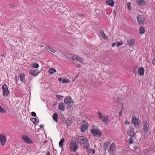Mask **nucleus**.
Instances as JSON below:
<instances>
[{
    "label": "nucleus",
    "instance_id": "1",
    "mask_svg": "<svg viewBox=\"0 0 155 155\" xmlns=\"http://www.w3.org/2000/svg\"><path fill=\"white\" fill-rule=\"evenodd\" d=\"M78 141L84 149H87L89 146L88 140L85 137L79 136L78 138Z\"/></svg>",
    "mask_w": 155,
    "mask_h": 155
},
{
    "label": "nucleus",
    "instance_id": "2",
    "mask_svg": "<svg viewBox=\"0 0 155 155\" xmlns=\"http://www.w3.org/2000/svg\"><path fill=\"white\" fill-rule=\"evenodd\" d=\"M78 148V143L73 139L71 140L69 146L70 151L71 152H75Z\"/></svg>",
    "mask_w": 155,
    "mask_h": 155
},
{
    "label": "nucleus",
    "instance_id": "3",
    "mask_svg": "<svg viewBox=\"0 0 155 155\" xmlns=\"http://www.w3.org/2000/svg\"><path fill=\"white\" fill-rule=\"evenodd\" d=\"M97 114L98 117L100 120L104 122L105 125H108L109 122V117L106 115H103L101 112L100 111L98 112Z\"/></svg>",
    "mask_w": 155,
    "mask_h": 155
},
{
    "label": "nucleus",
    "instance_id": "4",
    "mask_svg": "<svg viewBox=\"0 0 155 155\" xmlns=\"http://www.w3.org/2000/svg\"><path fill=\"white\" fill-rule=\"evenodd\" d=\"M143 128L142 132L144 134H146L149 130V123L146 120L144 121L143 123Z\"/></svg>",
    "mask_w": 155,
    "mask_h": 155
},
{
    "label": "nucleus",
    "instance_id": "5",
    "mask_svg": "<svg viewBox=\"0 0 155 155\" xmlns=\"http://www.w3.org/2000/svg\"><path fill=\"white\" fill-rule=\"evenodd\" d=\"M117 149L116 145L114 143H112L110 146L107 150L108 152L110 154L114 155V152Z\"/></svg>",
    "mask_w": 155,
    "mask_h": 155
},
{
    "label": "nucleus",
    "instance_id": "6",
    "mask_svg": "<svg viewBox=\"0 0 155 155\" xmlns=\"http://www.w3.org/2000/svg\"><path fill=\"white\" fill-rule=\"evenodd\" d=\"M7 141L6 136L4 134H0V144L2 146H4Z\"/></svg>",
    "mask_w": 155,
    "mask_h": 155
},
{
    "label": "nucleus",
    "instance_id": "7",
    "mask_svg": "<svg viewBox=\"0 0 155 155\" xmlns=\"http://www.w3.org/2000/svg\"><path fill=\"white\" fill-rule=\"evenodd\" d=\"M64 103L69 105L70 107L72 106V104L73 103V100L71 97L67 96L64 99Z\"/></svg>",
    "mask_w": 155,
    "mask_h": 155
},
{
    "label": "nucleus",
    "instance_id": "8",
    "mask_svg": "<svg viewBox=\"0 0 155 155\" xmlns=\"http://www.w3.org/2000/svg\"><path fill=\"white\" fill-rule=\"evenodd\" d=\"M137 21L140 25H143L145 21V19L143 15H139L137 17Z\"/></svg>",
    "mask_w": 155,
    "mask_h": 155
},
{
    "label": "nucleus",
    "instance_id": "9",
    "mask_svg": "<svg viewBox=\"0 0 155 155\" xmlns=\"http://www.w3.org/2000/svg\"><path fill=\"white\" fill-rule=\"evenodd\" d=\"M21 138L23 140L28 144H31L33 142L31 139L27 135H22L21 136Z\"/></svg>",
    "mask_w": 155,
    "mask_h": 155
},
{
    "label": "nucleus",
    "instance_id": "10",
    "mask_svg": "<svg viewBox=\"0 0 155 155\" xmlns=\"http://www.w3.org/2000/svg\"><path fill=\"white\" fill-rule=\"evenodd\" d=\"M91 132L94 136H97L99 137H100L101 134V131L99 130L92 129L91 130Z\"/></svg>",
    "mask_w": 155,
    "mask_h": 155
},
{
    "label": "nucleus",
    "instance_id": "11",
    "mask_svg": "<svg viewBox=\"0 0 155 155\" xmlns=\"http://www.w3.org/2000/svg\"><path fill=\"white\" fill-rule=\"evenodd\" d=\"M131 120L132 123L135 127H139V124L138 123L139 120L138 118L134 116L132 117Z\"/></svg>",
    "mask_w": 155,
    "mask_h": 155
},
{
    "label": "nucleus",
    "instance_id": "12",
    "mask_svg": "<svg viewBox=\"0 0 155 155\" xmlns=\"http://www.w3.org/2000/svg\"><path fill=\"white\" fill-rule=\"evenodd\" d=\"M88 124L86 121H83L81 127V130L82 132H84L88 127Z\"/></svg>",
    "mask_w": 155,
    "mask_h": 155
},
{
    "label": "nucleus",
    "instance_id": "13",
    "mask_svg": "<svg viewBox=\"0 0 155 155\" xmlns=\"http://www.w3.org/2000/svg\"><path fill=\"white\" fill-rule=\"evenodd\" d=\"M136 2L140 6H145L147 5V2L144 0H136Z\"/></svg>",
    "mask_w": 155,
    "mask_h": 155
},
{
    "label": "nucleus",
    "instance_id": "14",
    "mask_svg": "<svg viewBox=\"0 0 155 155\" xmlns=\"http://www.w3.org/2000/svg\"><path fill=\"white\" fill-rule=\"evenodd\" d=\"M58 109L59 110L64 111L65 109L64 104L63 102L59 103L58 106Z\"/></svg>",
    "mask_w": 155,
    "mask_h": 155
},
{
    "label": "nucleus",
    "instance_id": "15",
    "mask_svg": "<svg viewBox=\"0 0 155 155\" xmlns=\"http://www.w3.org/2000/svg\"><path fill=\"white\" fill-rule=\"evenodd\" d=\"M106 3L111 7H113L114 5V2L113 0H106Z\"/></svg>",
    "mask_w": 155,
    "mask_h": 155
},
{
    "label": "nucleus",
    "instance_id": "16",
    "mask_svg": "<svg viewBox=\"0 0 155 155\" xmlns=\"http://www.w3.org/2000/svg\"><path fill=\"white\" fill-rule=\"evenodd\" d=\"M134 41L133 39H131L127 41L126 45L128 46H132L134 45Z\"/></svg>",
    "mask_w": 155,
    "mask_h": 155
},
{
    "label": "nucleus",
    "instance_id": "17",
    "mask_svg": "<svg viewBox=\"0 0 155 155\" xmlns=\"http://www.w3.org/2000/svg\"><path fill=\"white\" fill-rule=\"evenodd\" d=\"M144 69L143 67H140L138 70V73L140 75L143 76L144 74Z\"/></svg>",
    "mask_w": 155,
    "mask_h": 155
},
{
    "label": "nucleus",
    "instance_id": "18",
    "mask_svg": "<svg viewBox=\"0 0 155 155\" xmlns=\"http://www.w3.org/2000/svg\"><path fill=\"white\" fill-rule=\"evenodd\" d=\"M29 74L34 76H37L38 74V70H31L29 72Z\"/></svg>",
    "mask_w": 155,
    "mask_h": 155
},
{
    "label": "nucleus",
    "instance_id": "19",
    "mask_svg": "<svg viewBox=\"0 0 155 155\" xmlns=\"http://www.w3.org/2000/svg\"><path fill=\"white\" fill-rule=\"evenodd\" d=\"M25 75L23 73L20 74L19 78L21 81L22 82L24 83L25 81Z\"/></svg>",
    "mask_w": 155,
    "mask_h": 155
},
{
    "label": "nucleus",
    "instance_id": "20",
    "mask_svg": "<svg viewBox=\"0 0 155 155\" xmlns=\"http://www.w3.org/2000/svg\"><path fill=\"white\" fill-rule=\"evenodd\" d=\"M87 152L88 153V154L89 155L90 153L94 154L95 153V150L94 149H87Z\"/></svg>",
    "mask_w": 155,
    "mask_h": 155
},
{
    "label": "nucleus",
    "instance_id": "21",
    "mask_svg": "<svg viewBox=\"0 0 155 155\" xmlns=\"http://www.w3.org/2000/svg\"><path fill=\"white\" fill-rule=\"evenodd\" d=\"M52 118L56 122H57L58 121V114L57 113H54L52 115Z\"/></svg>",
    "mask_w": 155,
    "mask_h": 155
},
{
    "label": "nucleus",
    "instance_id": "22",
    "mask_svg": "<svg viewBox=\"0 0 155 155\" xmlns=\"http://www.w3.org/2000/svg\"><path fill=\"white\" fill-rule=\"evenodd\" d=\"M100 34L101 37L105 40L108 39V38L106 36L103 30H101L100 31Z\"/></svg>",
    "mask_w": 155,
    "mask_h": 155
},
{
    "label": "nucleus",
    "instance_id": "23",
    "mask_svg": "<svg viewBox=\"0 0 155 155\" xmlns=\"http://www.w3.org/2000/svg\"><path fill=\"white\" fill-rule=\"evenodd\" d=\"M64 139L63 138L61 139L59 143V146L62 148L63 147V143L64 141Z\"/></svg>",
    "mask_w": 155,
    "mask_h": 155
},
{
    "label": "nucleus",
    "instance_id": "24",
    "mask_svg": "<svg viewBox=\"0 0 155 155\" xmlns=\"http://www.w3.org/2000/svg\"><path fill=\"white\" fill-rule=\"evenodd\" d=\"M110 142L109 141L106 142L104 144V147L105 150L110 145Z\"/></svg>",
    "mask_w": 155,
    "mask_h": 155
},
{
    "label": "nucleus",
    "instance_id": "25",
    "mask_svg": "<svg viewBox=\"0 0 155 155\" xmlns=\"http://www.w3.org/2000/svg\"><path fill=\"white\" fill-rule=\"evenodd\" d=\"M127 134L130 137L132 138L134 135V130H130L128 131L127 132Z\"/></svg>",
    "mask_w": 155,
    "mask_h": 155
},
{
    "label": "nucleus",
    "instance_id": "26",
    "mask_svg": "<svg viewBox=\"0 0 155 155\" xmlns=\"http://www.w3.org/2000/svg\"><path fill=\"white\" fill-rule=\"evenodd\" d=\"M2 94L5 97H7L9 95V91H2Z\"/></svg>",
    "mask_w": 155,
    "mask_h": 155
},
{
    "label": "nucleus",
    "instance_id": "27",
    "mask_svg": "<svg viewBox=\"0 0 155 155\" xmlns=\"http://www.w3.org/2000/svg\"><path fill=\"white\" fill-rule=\"evenodd\" d=\"M56 72V70L54 68H50L48 71L49 73L50 74H52L54 72Z\"/></svg>",
    "mask_w": 155,
    "mask_h": 155
},
{
    "label": "nucleus",
    "instance_id": "28",
    "mask_svg": "<svg viewBox=\"0 0 155 155\" xmlns=\"http://www.w3.org/2000/svg\"><path fill=\"white\" fill-rule=\"evenodd\" d=\"M70 82V81L68 79L64 78L61 81V82L63 83H69Z\"/></svg>",
    "mask_w": 155,
    "mask_h": 155
},
{
    "label": "nucleus",
    "instance_id": "29",
    "mask_svg": "<svg viewBox=\"0 0 155 155\" xmlns=\"http://www.w3.org/2000/svg\"><path fill=\"white\" fill-rule=\"evenodd\" d=\"M145 32V29L143 27H141L140 28L139 33L140 34H143Z\"/></svg>",
    "mask_w": 155,
    "mask_h": 155
},
{
    "label": "nucleus",
    "instance_id": "30",
    "mask_svg": "<svg viewBox=\"0 0 155 155\" xmlns=\"http://www.w3.org/2000/svg\"><path fill=\"white\" fill-rule=\"evenodd\" d=\"M2 91H8V87L5 84H4L2 86Z\"/></svg>",
    "mask_w": 155,
    "mask_h": 155
},
{
    "label": "nucleus",
    "instance_id": "31",
    "mask_svg": "<svg viewBox=\"0 0 155 155\" xmlns=\"http://www.w3.org/2000/svg\"><path fill=\"white\" fill-rule=\"evenodd\" d=\"M0 112L3 113H6L7 112L6 110L2 108L0 105Z\"/></svg>",
    "mask_w": 155,
    "mask_h": 155
},
{
    "label": "nucleus",
    "instance_id": "32",
    "mask_svg": "<svg viewBox=\"0 0 155 155\" xmlns=\"http://www.w3.org/2000/svg\"><path fill=\"white\" fill-rule=\"evenodd\" d=\"M76 59L78 61H79L81 63H82L83 62V59L79 57H76Z\"/></svg>",
    "mask_w": 155,
    "mask_h": 155
},
{
    "label": "nucleus",
    "instance_id": "33",
    "mask_svg": "<svg viewBox=\"0 0 155 155\" xmlns=\"http://www.w3.org/2000/svg\"><path fill=\"white\" fill-rule=\"evenodd\" d=\"M47 49L48 50L52 52H53V53H55L56 52L55 50L54 49V48H51L47 47Z\"/></svg>",
    "mask_w": 155,
    "mask_h": 155
},
{
    "label": "nucleus",
    "instance_id": "34",
    "mask_svg": "<svg viewBox=\"0 0 155 155\" xmlns=\"http://www.w3.org/2000/svg\"><path fill=\"white\" fill-rule=\"evenodd\" d=\"M56 97L58 100H62L64 97L59 95H57L56 96Z\"/></svg>",
    "mask_w": 155,
    "mask_h": 155
},
{
    "label": "nucleus",
    "instance_id": "35",
    "mask_svg": "<svg viewBox=\"0 0 155 155\" xmlns=\"http://www.w3.org/2000/svg\"><path fill=\"white\" fill-rule=\"evenodd\" d=\"M32 67L34 68H37L39 67V65L37 63H34L33 64Z\"/></svg>",
    "mask_w": 155,
    "mask_h": 155
},
{
    "label": "nucleus",
    "instance_id": "36",
    "mask_svg": "<svg viewBox=\"0 0 155 155\" xmlns=\"http://www.w3.org/2000/svg\"><path fill=\"white\" fill-rule=\"evenodd\" d=\"M131 3L130 2H128L127 3V9L129 10H130L131 9Z\"/></svg>",
    "mask_w": 155,
    "mask_h": 155
},
{
    "label": "nucleus",
    "instance_id": "37",
    "mask_svg": "<svg viewBox=\"0 0 155 155\" xmlns=\"http://www.w3.org/2000/svg\"><path fill=\"white\" fill-rule=\"evenodd\" d=\"M31 121L33 123H35L37 120L36 119L34 118H31L30 119Z\"/></svg>",
    "mask_w": 155,
    "mask_h": 155
},
{
    "label": "nucleus",
    "instance_id": "38",
    "mask_svg": "<svg viewBox=\"0 0 155 155\" xmlns=\"http://www.w3.org/2000/svg\"><path fill=\"white\" fill-rule=\"evenodd\" d=\"M129 143L130 144H132L133 143V140L132 139V138H130L129 140Z\"/></svg>",
    "mask_w": 155,
    "mask_h": 155
},
{
    "label": "nucleus",
    "instance_id": "39",
    "mask_svg": "<svg viewBox=\"0 0 155 155\" xmlns=\"http://www.w3.org/2000/svg\"><path fill=\"white\" fill-rule=\"evenodd\" d=\"M123 44V42L122 41H120V42L117 43V47H119L121 45Z\"/></svg>",
    "mask_w": 155,
    "mask_h": 155
},
{
    "label": "nucleus",
    "instance_id": "40",
    "mask_svg": "<svg viewBox=\"0 0 155 155\" xmlns=\"http://www.w3.org/2000/svg\"><path fill=\"white\" fill-rule=\"evenodd\" d=\"M131 148L132 149L136 150L138 149V148L136 146H131Z\"/></svg>",
    "mask_w": 155,
    "mask_h": 155
},
{
    "label": "nucleus",
    "instance_id": "41",
    "mask_svg": "<svg viewBox=\"0 0 155 155\" xmlns=\"http://www.w3.org/2000/svg\"><path fill=\"white\" fill-rule=\"evenodd\" d=\"M124 123L126 124H127V125L129 124H130V122L129 121H128L127 120L125 121Z\"/></svg>",
    "mask_w": 155,
    "mask_h": 155
},
{
    "label": "nucleus",
    "instance_id": "42",
    "mask_svg": "<svg viewBox=\"0 0 155 155\" xmlns=\"http://www.w3.org/2000/svg\"><path fill=\"white\" fill-rule=\"evenodd\" d=\"M31 114L34 117H35L36 116V113L34 112H32L31 113Z\"/></svg>",
    "mask_w": 155,
    "mask_h": 155
},
{
    "label": "nucleus",
    "instance_id": "43",
    "mask_svg": "<svg viewBox=\"0 0 155 155\" xmlns=\"http://www.w3.org/2000/svg\"><path fill=\"white\" fill-rule=\"evenodd\" d=\"M152 62L153 64L155 66V59H153L152 60Z\"/></svg>",
    "mask_w": 155,
    "mask_h": 155
},
{
    "label": "nucleus",
    "instance_id": "44",
    "mask_svg": "<svg viewBox=\"0 0 155 155\" xmlns=\"http://www.w3.org/2000/svg\"><path fill=\"white\" fill-rule=\"evenodd\" d=\"M76 57H75L74 56H72L71 58V59H72L73 60H75V59H76Z\"/></svg>",
    "mask_w": 155,
    "mask_h": 155
},
{
    "label": "nucleus",
    "instance_id": "45",
    "mask_svg": "<svg viewBox=\"0 0 155 155\" xmlns=\"http://www.w3.org/2000/svg\"><path fill=\"white\" fill-rule=\"evenodd\" d=\"M119 115L120 116H122L121 110L119 112Z\"/></svg>",
    "mask_w": 155,
    "mask_h": 155
},
{
    "label": "nucleus",
    "instance_id": "46",
    "mask_svg": "<svg viewBox=\"0 0 155 155\" xmlns=\"http://www.w3.org/2000/svg\"><path fill=\"white\" fill-rule=\"evenodd\" d=\"M46 155H50V152L49 151H47L46 152Z\"/></svg>",
    "mask_w": 155,
    "mask_h": 155
},
{
    "label": "nucleus",
    "instance_id": "47",
    "mask_svg": "<svg viewBox=\"0 0 155 155\" xmlns=\"http://www.w3.org/2000/svg\"><path fill=\"white\" fill-rule=\"evenodd\" d=\"M115 45H116V43H114L112 44V47L115 46Z\"/></svg>",
    "mask_w": 155,
    "mask_h": 155
},
{
    "label": "nucleus",
    "instance_id": "48",
    "mask_svg": "<svg viewBox=\"0 0 155 155\" xmlns=\"http://www.w3.org/2000/svg\"><path fill=\"white\" fill-rule=\"evenodd\" d=\"M120 99L119 98H118V101H117V100H116V101L117 102H118L119 103V102H120L119 101H120Z\"/></svg>",
    "mask_w": 155,
    "mask_h": 155
},
{
    "label": "nucleus",
    "instance_id": "49",
    "mask_svg": "<svg viewBox=\"0 0 155 155\" xmlns=\"http://www.w3.org/2000/svg\"><path fill=\"white\" fill-rule=\"evenodd\" d=\"M58 80L59 81H61V78H58Z\"/></svg>",
    "mask_w": 155,
    "mask_h": 155
},
{
    "label": "nucleus",
    "instance_id": "50",
    "mask_svg": "<svg viewBox=\"0 0 155 155\" xmlns=\"http://www.w3.org/2000/svg\"><path fill=\"white\" fill-rule=\"evenodd\" d=\"M79 16L80 17H81L82 16H83V15L82 14H80L79 15Z\"/></svg>",
    "mask_w": 155,
    "mask_h": 155
},
{
    "label": "nucleus",
    "instance_id": "51",
    "mask_svg": "<svg viewBox=\"0 0 155 155\" xmlns=\"http://www.w3.org/2000/svg\"><path fill=\"white\" fill-rule=\"evenodd\" d=\"M81 67V65L80 64H78L77 65V67L78 68L80 67Z\"/></svg>",
    "mask_w": 155,
    "mask_h": 155
},
{
    "label": "nucleus",
    "instance_id": "52",
    "mask_svg": "<svg viewBox=\"0 0 155 155\" xmlns=\"http://www.w3.org/2000/svg\"><path fill=\"white\" fill-rule=\"evenodd\" d=\"M11 7H14V4H12V5H11Z\"/></svg>",
    "mask_w": 155,
    "mask_h": 155
},
{
    "label": "nucleus",
    "instance_id": "53",
    "mask_svg": "<svg viewBox=\"0 0 155 155\" xmlns=\"http://www.w3.org/2000/svg\"><path fill=\"white\" fill-rule=\"evenodd\" d=\"M43 125H41L40 126V127H43Z\"/></svg>",
    "mask_w": 155,
    "mask_h": 155
},
{
    "label": "nucleus",
    "instance_id": "54",
    "mask_svg": "<svg viewBox=\"0 0 155 155\" xmlns=\"http://www.w3.org/2000/svg\"><path fill=\"white\" fill-rule=\"evenodd\" d=\"M15 79L17 78V76H15Z\"/></svg>",
    "mask_w": 155,
    "mask_h": 155
}]
</instances>
